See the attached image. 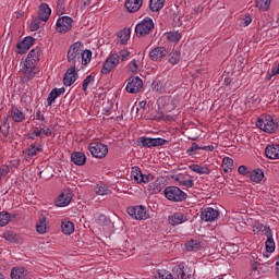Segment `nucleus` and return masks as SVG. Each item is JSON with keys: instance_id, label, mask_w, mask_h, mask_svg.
Returning <instances> with one entry per match:
<instances>
[{"instance_id": "obj_1", "label": "nucleus", "mask_w": 279, "mask_h": 279, "mask_svg": "<svg viewBox=\"0 0 279 279\" xmlns=\"http://www.w3.org/2000/svg\"><path fill=\"white\" fill-rule=\"evenodd\" d=\"M84 47V45H82V43L76 41L74 44H72L68 50V63L70 64V66H75L81 69L82 66V48Z\"/></svg>"}, {"instance_id": "obj_2", "label": "nucleus", "mask_w": 279, "mask_h": 279, "mask_svg": "<svg viewBox=\"0 0 279 279\" xmlns=\"http://www.w3.org/2000/svg\"><path fill=\"white\" fill-rule=\"evenodd\" d=\"M20 71L22 73V82L25 84V82H29L36 77V74L38 73V68H36V63L27 60H22L20 63Z\"/></svg>"}, {"instance_id": "obj_3", "label": "nucleus", "mask_w": 279, "mask_h": 279, "mask_svg": "<svg viewBox=\"0 0 279 279\" xmlns=\"http://www.w3.org/2000/svg\"><path fill=\"white\" fill-rule=\"evenodd\" d=\"M256 125L259 130H263V132H266L267 134H274L278 131V122H276L271 116H260L256 122Z\"/></svg>"}, {"instance_id": "obj_4", "label": "nucleus", "mask_w": 279, "mask_h": 279, "mask_svg": "<svg viewBox=\"0 0 279 279\" xmlns=\"http://www.w3.org/2000/svg\"><path fill=\"white\" fill-rule=\"evenodd\" d=\"M154 32V20L151 17H145L135 26V34L138 38L148 36Z\"/></svg>"}, {"instance_id": "obj_5", "label": "nucleus", "mask_w": 279, "mask_h": 279, "mask_svg": "<svg viewBox=\"0 0 279 279\" xmlns=\"http://www.w3.org/2000/svg\"><path fill=\"white\" fill-rule=\"evenodd\" d=\"M165 197L169 199V202H183L186 197V193H184L178 186H168L163 191Z\"/></svg>"}, {"instance_id": "obj_6", "label": "nucleus", "mask_w": 279, "mask_h": 279, "mask_svg": "<svg viewBox=\"0 0 279 279\" xmlns=\"http://www.w3.org/2000/svg\"><path fill=\"white\" fill-rule=\"evenodd\" d=\"M158 108L171 112L178 108V100L171 96H163L157 100Z\"/></svg>"}, {"instance_id": "obj_7", "label": "nucleus", "mask_w": 279, "mask_h": 279, "mask_svg": "<svg viewBox=\"0 0 279 279\" xmlns=\"http://www.w3.org/2000/svg\"><path fill=\"white\" fill-rule=\"evenodd\" d=\"M88 149L94 158H106L108 156V145L98 142L89 144Z\"/></svg>"}, {"instance_id": "obj_8", "label": "nucleus", "mask_w": 279, "mask_h": 279, "mask_svg": "<svg viewBox=\"0 0 279 279\" xmlns=\"http://www.w3.org/2000/svg\"><path fill=\"white\" fill-rule=\"evenodd\" d=\"M73 28V19L71 16H61L58 19L56 29L59 34H66Z\"/></svg>"}, {"instance_id": "obj_9", "label": "nucleus", "mask_w": 279, "mask_h": 279, "mask_svg": "<svg viewBox=\"0 0 279 279\" xmlns=\"http://www.w3.org/2000/svg\"><path fill=\"white\" fill-rule=\"evenodd\" d=\"M131 178L134 179V182H136V184H149V182L154 180V175L143 174V172L141 171V168L137 166L132 168Z\"/></svg>"}, {"instance_id": "obj_10", "label": "nucleus", "mask_w": 279, "mask_h": 279, "mask_svg": "<svg viewBox=\"0 0 279 279\" xmlns=\"http://www.w3.org/2000/svg\"><path fill=\"white\" fill-rule=\"evenodd\" d=\"M138 145L142 147H162L167 143V140L157 137V138H151L147 136L140 137L137 141Z\"/></svg>"}, {"instance_id": "obj_11", "label": "nucleus", "mask_w": 279, "mask_h": 279, "mask_svg": "<svg viewBox=\"0 0 279 279\" xmlns=\"http://www.w3.org/2000/svg\"><path fill=\"white\" fill-rule=\"evenodd\" d=\"M168 54L169 51L165 46H158L150 50L148 56L153 62H162Z\"/></svg>"}, {"instance_id": "obj_12", "label": "nucleus", "mask_w": 279, "mask_h": 279, "mask_svg": "<svg viewBox=\"0 0 279 279\" xmlns=\"http://www.w3.org/2000/svg\"><path fill=\"white\" fill-rule=\"evenodd\" d=\"M128 215L132 217L133 219L137 220H145L147 219V210H145V207L143 205L140 206H134V207H129L126 209Z\"/></svg>"}, {"instance_id": "obj_13", "label": "nucleus", "mask_w": 279, "mask_h": 279, "mask_svg": "<svg viewBox=\"0 0 279 279\" xmlns=\"http://www.w3.org/2000/svg\"><path fill=\"white\" fill-rule=\"evenodd\" d=\"M141 88H143V80L138 76H131L128 80L126 90L131 94L141 93Z\"/></svg>"}, {"instance_id": "obj_14", "label": "nucleus", "mask_w": 279, "mask_h": 279, "mask_svg": "<svg viewBox=\"0 0 279 279\" xmlns=\"http://www.w3.org/2000/svg\"><path fill=\"white\" fill-rule=\"evenodd\" d=\"M11 279H31L32 272L23 266H15L10 272Z\"/></svg>"}, {"instance_id": "obj_15", "label": "nucleus", "mask_w": 279, "mask_h": 279, "mask_svg": "<svg viewBox=\"0 0 279 279\" xmlns=\"http://www.w3.org/2000/svg\"><path fill=\"white\" fill-rule=\"evenodd\" d=\"M77 71H80V68L70 65L63 77L64 86H72V84H75V82H77Z\"/></svg>"}, {"instance_id": "obj_16", "label": "nucleus", "mask_w": 279, "mask_h": 279, "mask_svg": "<svg viewBox=\"0 0 279 279\" xmlns=\"http://www.w3.org/2000/svg\"><path fill=\"white\" fill-rule=\"evenodd\" d=\"M119 64V53H112L105 62L101 69L104 75H108L112 69Z\"/></svg>"}, {"instance_id": "obj_17", "label": "nucleus", "mask_w": 279, "mask_h": 279, "mask_svg": "<svg viewBox=\"0 0 279 279\" xmlns=\"http://www.w3.org/2000/svg\"><path fill=\"white\" fill-rule=\"evenodd\" d=\"M189 221V216L182 211H177L168 217L169 226H182Z\"/></svg>"}, {"instance_id": "obj_18", "label": "nucleus", "mask_w": 279, "mask_h": 279, "mask_svg": "<svg viewBox=\"0 0 279 279\" xmlns=\"http://www.w3.org/2000/svg\"><path fill=\"white\" fill-rule=\"evenodd\" d=\"M219 217V210L213 207H206L201 213V219L205 222L215 221Z\"/></svg>"}, {"instance_id": "obj_19", "label": "nucleus", "mask_w": 279, "mask_h": 279, "mask_svg": "<svg viewBox=\"0 0 279 279\" xmlns=\"http://www.w3.org/2000/svg\"><path fill=\"white\" fill-rule=\"evenodd\" d=\"M73 199V193L70 191L62 192L58 198L56 199L54 204L58 208H64L65 206H69Z\"/></svg>"}, {"instance_id": "obj_20", "label": "nucleus", "mask_w": 279, "mask_h": 279, "mask_svg": "<svg viewBox=\"0 0 279 279\" xmlns=\"http://www.w3.org/2000/svg\"><path fill=\"white\" fill-rule=\"evenodd\" d=\"M35 39L33 37H26L16 45V53H27L32 47H34Z\"/></svg>"}, {"instance_id": "obj_21", "label": "nucleus", "mask_w": 279, "mask_h": 279, "mask_svg": "<svg viewBox=\"0 0 279 279\" xmlns=\"http://www.w3.org/2000/svg\"><path fill=\"white\" fill-rule=\"evenodd\" d=\"M36 136L39 138H45V136H51V129L48 126H37L32 133H28V138H32V141H36Z\"/></svg>"}, {"instance_id": "obj_22", "label": "nucleus", "mask_w": 279, "mask_h": 279, "mask_svg": "<svg viewBox=\"0 0 279 279\" xmlns=\"http://www.w3.org/2000/svg\"><path fill=\"white\" fill-rule=\"evenodd\" d=\"M39 151H43V146L41 145L36 146V144H32L28 148L23 150V156L25 160L29 162L32 158H34V156H38Z\"/></svg>"}, {"instance_id": "obj_23", "label": "nucleus", "mask_w": 279, "mask_h": 279, "mask_svg": "<svg viewBox=\"0 0 279 279\" xmlns=\"http://www.w3.org/2000/svg\"><path fill=\"white\" fill-rule=\"evenodd\" d=\"M128 71L130 73H134L135 75L141 73L143 71V59L137 58L133 59L129 64H128Z\"/></svg>"}, {"instance_id": "obj_24", "label": "nucleus", "mask_w": 279, "mask_h": 279, "mask_svg": "<svg viewBox=\"0 0 279 279\" xmlns=\"http://www.w3.org/2000/svg\"><path fill=\"white\" fill-rule=\"evenodd\" d=\"M190 171H193L194 173H198V175H210V168L208 165H197V163H192L189 166Z\"/></svg>"}, {"instance_id": "obj_25", "label": "nucleus", "mask_w": 279, "mask_h": 279, "mask_svg": "<svg viewBox=\"0 0 279 279\" xmlns=\"http://www.w3.org/2000/svg\"><path fill=\"white\" fill-rule=\"evenodd\" d=\"M265 154L270 160H278L279 158V145L272 144L266 147Z\"/></svg>"}, {"instance_id": "obj_26", "label": "nucleus", "mask_w": 279, "mask_h": 279, "mask_svg": "<svg viewBox=\"0 0 279 279\" xmlns=\"http://www.w3.org/2000/svg\"><path fill=\"white\" fill-rule=\"evenodd\" d=\"M49 16H51V8H49V4L43 3L38 9V17L46 23V21H49Z\"/></svg>"}, {"instance_id": "obj_27", "label": "nucleus", "mask_w": 279, "mask_h": 279, "mask_svg": "<svg viewBox=\"0 0 279 279\" xmlns=\"http://www.w3.org/2000/svg\"><path fill=\"white\" fill-rule=\"evenodd\" d=\"M266 230V235H267V240H266V252H275L276 250V242H274V233H271V229L269 228H265Z\"/></svg>"}, {"instance_id": "obj_28", "label": "nucleus", "mask_w": 279, "mask_h": 279, "mask_svg": "<svg viewBox=\"0 0 279 279\" xmlns=\"http://www.w3.org/2000/svg\"><path fill=\"white\" fill-rule=\"evenodd\" d=\"M141 5H143V0H126L124 8L128 12H138L141 10Z\"/></svg>"}, {"instance_id": "obj_29", "label": "nucleus", "mask_w": 279, "mask_h": 279, "mask_svg": "<svg viewBox=\"0 0 279 279\" xmlns=\"http://www.w3.org/2000/svg\"><path fill=\"white\" fill-rule=\"evenodd\" d=\"M90 60H93V52L90 50H84V47L81 48V68L88 65Z\"/></svg>"}, {"instance_id": "obj_30", "label": "nucleus", "mask_w": 279, "mask_h": 279, "mask_svg": "<svg viewBox=\"0 0 279 279\" xmlns=\"http://www.w3.org/2000/svg\"><path fill=\"white\" fill-rule=\"evenodd\" d=\"M10 117L12 118V121L14 123H23V120L25 119V113L21 111L19 108L13 107L10 111Z\"/></svg>"}, {"instance_id": "obj_31", "label": "nucleus", "mask_w": 279, "mask_h": 279, "mask_svg": "<svg viewBox=\"0 0 279 279\" xmlns=\"http://www.w3.org/2000/svg\"><path fill=\"white\" fill-rule=\"evenodd\" d=\"M64 87H61V88H53L49 95H48V98H47V101H48V106H51L56 99H58V97H60V95H64Z\"/></svg>"}, {"instance_id": "obj_32", "label": "nucleus", "mask_w": 279, "mask_h": 279, "mask_svg": "<svg viewBox=\"0 0 279 279\" xmlns=\"http://www.w3.org/2000/svg\"><path fill=\"white\" fill-rule=\"evenodd\" d=\"M165 189V184L160 180H156L155 182L148 185V191L151 195H158Z\"/></svg>"}, {"instance_id": "obj_33", "label": "nucleus", "mask_w": 279, "mask_h": 279, "mask_svg": "<svg viewBox=\"0 0 279 279\" xmlns=\"http://www.w3.org/2000/svg\"><path fill=\"white\" fill-rule=\"evenodd\" d=\"M36 230H37L38 234H47V232H49V227L47 226L46 217L39 218V220L37 221V225H36Z\"/></svg>"}, {"instance_id": "obj_34", "label": "nucleus", "mask_w": 279, "mask_h": 279, "mask_svg": "<svg viewBox=\"0 0 279 279\" xmlns=\"http://www.w3.org/2000/svg\"><path fill=\"white\" fill-rule=\"evenodd\" d=\"M61 230L63 234H73V232H75V225L70 220H63L61 222Z\"/></svg>"}, {"instance_id": "obj_35", "label": "nucleus", "mask_w": 279, "mask_h": 279, "mask_svg": "<svg viewBox=\"0 0 279 279\" xmlns=\"http://www.w3.org/2000/svg\"><path fill=\"white\" fill-rule=\"evenodd\" d=\"M71 160L74 165L82 167V165H86V155H84V153H73Z\"/></svg>"}, {"instance_id": "obj_36", "label": "nucleus", "mask_w": 279, "mask_h": 279, "mask_svg": "<svg viewBox=\"0 0 279 279\" xmlns=\"http://www.w3.org/2000/svg\"><path fill=\"white\" fill-rule=\"evenodd\" d=\"M248 178L252 182H256V184H258V182H263L265 173L263 172V170H253L248 172Z\"/></svg>"}, {"instance_id": "obj_37", "label": "nucleus", "mask_w": 279, "mask_h": 279, "mask_svg": "<svg viewBox=\"0 0 279 279\" xmlns=\"http://www.w3.org/2000/svg\"><path fill=\"white\" fill-rule=\"evenodd\" d=\"M28 62H33L34 64H36V62L40 61V49L35 48L32 49L28 54L27 58L25 59Z\"/></svg>"}, {"instance_id": "obj_38", "label": "nucleus", "mask_w": 279, "mask_h": 279, "mask_svg": "<svg viewBox=\"0 0 279 279\" xmlns=\"http://www.w3.org/2000/svg\"><path fill=\"white\" fill-rule=\"evenodd\" d=\"M222 169L225 173H230V171L234 169V160H232L230 157H225L222 159Z\"/></svg>"}, {"instance_id": "obj_39", "label": "nucleus", "mask_w": 279, "mask_h": 279, "mask_svg": "<svg viewBox=\"0 0 279 279\" xmlns=\"http://www.w3.org/2000/svg\"><path fill=\"white\" fill-rule=\"evenodd\" d=\"M165 37L167 40H169V43H178L182 39V34H180V32L172 31L166 33Z\"/></svg>"}, {"instance_id": "obj_40", "label": "nucleus", "mask_w": 279, "mask_h": 279, "mask_svg": "<svg viewBox=\"0 0 279 279\" xmlns=\"http://www.w3.org/2000/svg\"><path fill=\"white\" fill-rule=\"evenodd\" d=\"M165 1L166 0H150L149 1V8L151 12H158L165 8Z\"/></svg>"}, {"instance_id": "obj_41", "label": "nucleus", "mask_w": 279, "mask_h": 279, "mask_svg": "<svg viewBox=\"0 0 279 279\" xmlns=\"http://www.w3.org/2000/svg\"><path fill=\"white\" fill-rule=\"evenodd\" d=\"M180 60H182V53L180 52V50H172L169 53L168 62H170V64H178Z\"/></svg>"}, {"instance_id": "obj_42", "label": "nucleus", "mask_w": 279, "mask_h": 279, "mask_svg": "<svg viewBox=\"0 0 279 279\" xmlns=\"http://www.w3.org/2000/svg\"><path fill=\"white\" fill-rule=\"evenodd\" d=\"M95 193L96 195H110V189L105 183H98L95 186Z\"/></svg>"}, {"instance_id": "obj_43", "label": "nucleus", "mask_w": 279, "mask_h": 279, "mask_svg": "<svg viewBox=\"0 0 279 279\" xmlns=\"http://www.w3.org/2000/svg\"><path fill=\"white\" fill-rule=\"evenodd\" d=\"M118 38L120 45H128V40H130V29H123L118 33Z\"/></svg>"}, {"instance_id": "obj_44", "label": "nucleus", "mask_w": 279, "mask_h": 279, "mask_svg": "<svg viewBox=\"0 0 279 279\" xmlns=\"http://www.w3.org/2000/svg\"><path fill=\"white\" fill-rule=\"evenodd\" d=\"M271 5V0H256L255 7L262 12H267Z\"/></svg>"}, {"instance_id": "obj_45", "label": "nucleus", "mask_w": 279, "mask_h": 279, "mask_svg": "<svg viewBox=\"0 0 279 279\" xmlns=\"http://www.w3.org/2000/svg\"><path fill=\"white\" fill-rule=\"evenodd\" d=\"M199 247L201 244L198 240H191L185 244V250H187V252H197Z\"/></svg>"}, {"instance_id": "obj_46", "label": "nucleus", "mask_w": 279, "mask_h": 279, "mask_svg": "<svg viewBox=\"0 0 279 279\" xmlns=\"http://www.w3.org/2000/svg\"><path fill=\"white\" fill-rule=\"evenodd\" d=\"M11 219H12V216L8 211H1L0 213V228L8 226L10 223Z\"/></svg>"}, {"instance_id": "obj_47", "label": "nucleus", "mask_w": 279, "mask_h": 279, "mask_svg": "<svg viewBox=\"0 0 279 279\" xmlns=\"http://www.w3.org/2000/svg\"><path fill=\"white\" fill-rule=\"evenodd\" d=\"M90 84H95V76H93V74L86 76L85 80L83 81L82 88L84 93L88 90V86H90Z\"/></svg>"}, {"instance_id": "obj_48", "label": "nucleus", "mask_w": 279, "mask_h": 279, "mask_svg": "<svg viewBox=\"0 0 279 279\" xmlns=\"http://www.w3.org/2000/svg\"><path fill=\"white\" fill-rule=\"evenodd\" d=\"M119 56V62H125L126 60H130V56H132V52H130L128 49H122L118 53Z\"/></svg>"}, {"instance_id": "obj_49", "label": "nucleus", "mask_w": 279, "mask_h": 279, "mask_svg": "<svg viewBox=\"0 0 279 279\" xmlns=\"http://www.w3.org/2000/svg\"><path fill=\"white\" fill-rule=\"evenodd\" d=\"M40 23H43L40 17H34L31 22V32H38L40 29Z\"/></svg>"}, {"instance_id": "obj_50", "label": "nucleus", "mask_w": 279, "mask_h": 279, "mask_svg": "<svg viewBox=\"0 0 279 279\" xmlns=\"http://www.w3.org/2000/svg\"><path fill=\"white\" fill-rule=\"evenodd\" d=\"M3 239H5V241L14 243V241H16V233H14L13 231H7L3 233Z\"/></svg>"}, {"instance_id": "obj_51", "label": "nucleus", "mask_w": 279, "mask_h": 279, "mask_svg": "<svg viewBox=\"0 0 279 279\" xmlns=\"http://www.w3.org/2000/svg\"><path fill=\"white\" fill-rule=\"evenodd\" d=\"M179 184L181 186H184V189H193V185L195 184V182L193 180H180Z\"/></svg>"}, {"instance_id": "obj_52", "label": "nucleus", "mask_w": 279, "mask_h": 279, "mask_svg": "<svg viewBox=\"0 0 279 279\" xmlns=\"http://www.w3.org/2000/svg\"><path fill=\"white\" fill-rule=\"evenodd\" d=\"M173 279H189V277L186 276V272H184V269L178 268L177 275L173 277Z\"/></svg>"}, {"instance_id": "obj_53", "label": "nucleus", "mask_w": 279, "mask_h": 279, "mask_svg": "<svg viewBox=\"0 0 279 279\" xmlns=\"http://www.w3.org/2000/svg\"><path fill=\"white\" fill-rule=\"evenodd\" d=\"M10 130V123H8V120L3 122V124L0 126V131L3 134V136H8Z\"/></svg>"}, {"instance_id": "obj_54", "label": "nucleus", "mask_w": 279, "mask_h": 279, "mask_svg": "<svg viewBox=\"0 0 279 279\" xmlns=\"http://www.w3.org/2000/svg\"><path fill=\"white\" fill-rule=\"evenodd\" d=\"M197 149H202V146H198L197 143H192V146L187 149L189 156H193Z\"/></svg>"}, {"instance_id": "obj_55", "label": "nucleus", "mask_w": 279, "mask_h": 279, "mask_svg": "<svg viewBox=\"0 0 279 279\" xmlns=\"http://www.w3.org/2000/svg\"><path fill=\"white\" fill-rule=\"evenodd\" d=\"M8 173H10V167L2 166L0 168V180H3V178H5V175H8Z\"/></svg>"}, {"instance_id": "obj_56", "label": "nucleus", "mask_w": 279, "mask_h": 279, "mask_svg": "<svg viewBox=\"0 0 279 279\" xmlns=\"http://www.w3.org/2000/svg\"><path fill=\"white\" fill-rule=\"evenodd\" d=\"M252 23V16L246 15L242 21H241V27H247Z\"/></svg>"}, {"instance_id": "obj_57", "label": "nucleus", "mask_w": 279, "mask_h": 279, "mask_svg": "<svg viewBox=\"0 0 279 279\" xmlns=\"http://www.w3.org/2000/svg\"><path fill=\"white\" fill-rule=\"evenodd\" d=\"M238 172L240 173V175H250V171L247 170V167H245V166H240L238 168Z\"/></svg>"}, {"instance_id": "obj_58", "label": "nucleus", "mask_w": 279, "mask_h": 279, "mask_svg": "<svg viewBox=\"0 0 279 279\" xmlns=\"http://www.w3.org/2000/svg\"><path fill=\"white\" fill-rule=\"evenodd\" d=\"M36 120L45 122V114H43V112H40V111H37L36 112Z\"/></svg>"}, {"instance_id": "obj_59", "label": "nucleus", "mask_w": 279, "mask_h": 279, "mask_svg": "<svg viewBox=\"0 0 279 279\" xmlns=\"http://www.w3.org/2000/svg\"><path fill=\"white\" fill-rule=\"evenodd\" d=\"M201 149H203L204 151H214L215 146L214 145L201 146Z\"/></svg>"}, {"instance_id": "obj_60", "label": "nucleus", "mask_w": 279, "mask_h": 279, "mask_svg": "<svg viewBox=\"0 0 279 279\" xmlns=\"http://www.w3.org/2000/svg\"><path fill=\"white\" fill-rule=\"evenodd\" d=\"M275 274H276L277 278L279 279V266H276Z\"/></svg>"}, {"instance_id": "obj_61", "label": "nucleus", "mask_w": 279, "mask_h": 279, "mask_svg": "<svg viewBox=\"0 0 279 279\" xmlns=\"http://www.w3.org/2000/svg\"><path fill=\"white\" fill-rule=\"evenodd\" d=\"M140 106H141V108H145L146 102L142 101V102H140Z\"/></svg>"}, {"instance_id": "obj_62", "label": "nucleus", "mask_w": 279, "mask_h": 279, "mask_svg": "<svg viewBox=\"0 0 279 279\" xmlns=\"http://www.w3.org/2000/svg\"><path fill=\"white\" fill-rule=\"evenodd\" d=\"M276 266H279V254L277 256Z\"/></svg>"}, {"instance_id": "obj_63", "label": "nucleus", "mask_w": 279, "mask_h": 279, "mask_svg": "<svg viewBox=\"0 0 279 279\" xmlns=\"http://www.w3.org/2000/svg\"><path fill=\"white\" fill-rule=\"evenodd\" d=\"M0 279H5V276H3V274L0 272Z\"/></svg>"}, {"instance_id": "obj_64", "label": "nucleus", "mask_w": 279, "mask_h": 279, "mask_svg": "<svg viewBox=\"0 0 279 279\" xmlns=\"http://www.w3.org/2000/svg\"><path fill=\"white\" fill-rule=\"evenodd\" d=\"M277 23H279V14L277 15Z\"/></svg>"}]
</instances>
